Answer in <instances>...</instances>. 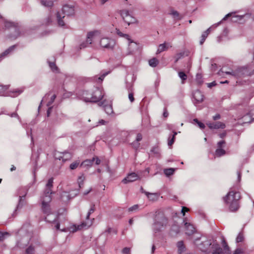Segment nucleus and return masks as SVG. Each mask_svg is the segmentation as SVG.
I'll return each mask as SVG.
<instances>
[{
	"label": "nucleus",
	"mask_w": 254,
	"mask_h": 254,
	"mask_svg": "<svg viewBox=\"0 0 254 254\" xmlns=\"http://www.w3.org/2000/svg\"><path fill=\"white\" fill-rule=\"evenodd\" d=\"M242 253V251L241 249H238L236 250L234 254H241Z\"/></svg>",
	"instance_id": "nucleus-61"
},
{
	"label": "nucleus",
	"mask_w": 254,
	"mask_h": 254,
	"mask_svg": "<svg viewBox=\"0 0 254 254\" xmlns=\"http://www.w3.org/2000/svg\"><path fill=\"white\" fill-rule=\"evenodd\" d=\"M225 127V124L221 122H218L214 123L213 129L224 128Z\"/></svg>",
	"instance_id": "nucleus-32"
},
{
	"label": "nucleus",
	"mask_w": 254,
	"mask_h": 254,
	"mask_svg": "<svg viewBox=\"0 0 254 254\" xmlns=\"http://www.w3.org/2000/svg\"><path fill=\"white\" fill-rule=\"evenodd\" d=\"M104 104V102L101 103V105L104 106L105 112L109 115L113 114L114 112L112 104H109L108 105H105Z\"/></svg>",
	"instance_id": "nucleus-23"
},
{
	"label": "nucleus",
	"mask_w": 254,
	"mask_h": 254,
	"mask_svg": "<svg viewBox=\"0 0 254 254\" xmlns=\"http://www.w3.org/2000/svg\"><path fill=\"white\" fill-rule=\"evenodd\" d=\"M8 86L0 85V96L7 95L6 92L8 89Z\"/></svg>",
	"instance_id": "nucleus-31"
},
{
	"label": "nucleus",
	"mask_w": 254,
	"mask_h": 254,
	"mask_svg": "<svg viewBox=\"0 0 254 254\" xmlns=\"http://www.w3.org/2000/svg\"><path fill=\"white\" fill-rule=\"evenodd\" d=\"M193 102L194 104L201 103L204 100V95L199 90H196L193 93Z\"/></svg>",
	"instance_id": "nucleus-15"
},
{
	"label": "nucleus",
	"mask_w": 254,
	"mask_h": 254,
	"mask_svg": "<svg viewBox=\"0 0 254 254\" xmlns=\"http://www.w3.org/2000/svg\"><path fill=\"white\" fill-rule=\"evenodd\" d=\"M171 47L172 46L168 43H164L163 44H160L158 46L156 54H158L163 51H166Z\"/></svg>",
	"instance_id": "nucleus-20"
},
{
	"label": "nucleus",
	"mask_w": 254,
	"mask_h": 254,
	"mask_svg": "<svg viewBox=\"0 0 254 254\" xmlns=\"http://www.w3.org/2000/svg\"><path fill=\"white\" fill-rule=\"evenodd\" d=\"M95 158V160L96 161V165H99L101 163V160L99 159V158L96 157H94Z\"/></svg>",
	"instance_id": "nucleus-59"
},
{
	"label": "nucleus",
	"mask_w": 254,
	"mask_h": 254,
	"mask_svg": "<svg viewBox=\"0 0 254 254\" xmlns=\"http://www.w3.org/2000/svg\"><path fill=\"white\" fill-rule=\"evenodd\" d=\"M179 76L183 80H185L187 78V76L186 73L183 71H180L178 73Z\"/></svg>",
	"instance_id": "nucleus-42"
},
{
	"label": "nucleus",
	"mask_w": 254,
	"mask_h": 254,
	"mask_svg": "<svg viewBox=\"0 0 254 254\" xmlns=\"http://www.w3.org/2000/svg\"><path fill=\"white\" fill-rule=\"evenodd\" d=\"M184 56V54L179 53L175 57V63H177L180 59H181Z\"/></svg>",
	"instance_id": "nucleus-48"
},
{
	"label": "nucleus",
	"mask_w": 254,
	"mask_h": 254,
	"mask_svg": "<svg viewBox=\"0 0 254 254\" xmlns=\"http://www.w3.org/2000/svg\"><path fill=\"white\" fill-rule=\"evenodd\" d=\"M168 224V220L165 215L161 212H156L152 226L153 232L155 234L161 232L167 227Z\"/></svg>",
	"instance_id": "nucleus-4"
},
{
	"label": "nucleus",
	"mask_w": 254,
	"mask_h": 254,
	"mask_svg": "<svg viewBox=\"0 0 254 254\" xmlns=\"http://www.w3.org/2000/svg\"><path fill=\"white\" fill-rule=\"evenodd\" d=\"M140 177L135 173H131L122 180V182L124 184H127L133 182L137 180H140Z\"/></svg>",
	"instance_id": "nucleus-13"
},
{
	"label": "nucleus",
	"mask_w": 254,
	"mask_h": 254,
	"mask_svg": "<svg viewBox=\"0 0 254 254\" xmlns=\"http://www.w3.org/2000/svg\"><path fill=\"white\" fill-rule=\"evenodd\" d=\"M95 160V158H93L92 159H86L82 162L81 166L85 168H89L92 166L93 161Z\"/></svg>",
	"instance_id": "nucleus-24"
},
{
	"label": "nucleus",
	"mask_w": 254,
	"mask_h": 254,
	"mask_svg": "<svg viewBox=\"0 0 254 254\" xmlns=\"http://www.w3.org/2000/svg\"><path fill=\"white\" fill-rule=\"evenodd\" d=\"M26 254H35V249L32 246H30L26 250Z\"/></svg>",
	"instance_id": "nucleus-38"
},
{
	"label": "nucleus",
	"mask_w": 254,
	"mask_h": 254,
	"mask_svg": "<svg viewBox=\"0 0 254 254\" xmlns=\"http://www.w3.org/2000/svg\"><path fill=\"white\" fill-rule=\"evenodd\" d=\"M79 164V161L77 160L73 163H72L69 166V168L71 170H74L75 169Z\"/></svg>",
	"instance_id": "nucleus-41"
},
{
	"label": "nucleus",
	"mask_w": 254,
	"mask_h": 254,
	"mask_svg": "<svg viewBox=\"0 0 254 254\" xmlns=\"http://www.w3.org/2000/svg\"><path fill=\"white\" fill-rule=\"evenodd\" d=\"M49 64L53 71L55 72H58L59 69L54 62H49Z\"/></svg>",
	"instance_id": "nucleus-34"
},
{
	"label": "nucleus",
	"mask_w": 254,
	"mask_h": 254,
	"mask_svg": "<svg viewBox=\"0 0 254 254\" xmlns=\"http://www.w3.org/2000/svg\"><path fill=\"white\" fill-rule=\"evenodd\" d=\"M189 211V209L186 207L183 206L182 209V213L184 216L185 214V212H187Z\"/></svg>",
	"instance_id": "nucleus-58"
},
{
	"label": "nucleus",
	"mask_w": 254,
	"mask_h": 254,
	"mask_svg": "<svg viewBox=\"0 0 254 254\" xmlns=\"http://www.w3.org/2000/svg\"><path fill=\"white\" fill-rule=\"evenodd\" d=\"M123 254H130V249L127 247L125 248L122 250Z\"/></svg>",
	"instance_id": "nucleus-50"
},
{
	"label": "nucleus",
	"mask_w": 254,
	"mask_h": 254,
	"mask_svg": "<svg viewBox=\"0 0 254 254\" xmlns=\"http://www.w3.org/2000/svg\"><path fill=\"white\" fill-rule=\"evenodd\" d=\"M103 96L102 90L99 88H96L92 93H89L87 91L84 92L82 99L86 102H97L102 99Z\"/></svg>",
	"instance_id": "nucleus-6"
},
{
	"label": "nucleus",
	"mask_w": 254,
	"mask_h": 254,
	"mask_svg": "<svg viewBox=\"0 0 254 254\" xmlns=\"http://www.w3.org/2000/svg\"><path fill=\"white\" fill-rule=\"evenodd\" d=\"M53 179H49L46 186V189L42 196V210L43 212L47 215L45 217L46 221L52 222L54 221L56 219V215L51 214V207L50 203L52 200L51 194L53 193L52 190L53 187Z\"/></svg>",
	"instance_id": "nucleus-1"
},
{
	"label": "nucleus",
	"mask_w": 254,
	"mask_h": 254,
	"mask_svg": "<svg viewBox=\"0 0 254 254\" xmlns=\"http://www.w3.org/2000/svg\"><path fill=\"white\" fill-rule=\"evenodd\" d=\"M220 118V116L219 114H217L215 116L213 117V119L214 120H217Z\"/></svg>",
	"instance_id": "nucleus-60"
},
{
	"label": "nucleus",
	"mask_w": 254,
	"mask_h": 254,
	"mask_svg": "<svg viewBox=\"0 0 254 254\" xmlns=\"http://www.w3.org/2000/svg\"><path fill=\"white\" fill-rule=\"evenodd\" d=\"M175 169L173 168H169L164 170V173L167 176H169L173 174Z\"/></svg>",
	"instance_id": "nucleus-36"
},
{
	"label": "nucleus",
	"mask_w": 254,
	"mask_h": 254,
	"mask_svg": "<svg viewBox=\"0 0 254 254\" xmlns=\"http://www.w3.org/2000/svg\"><path fill=\"white\" fill-rule=\"evenodd\" d=\"M116 33L120 37H124L125 38L127 39L129 41V43H132V42L131 41L129 38V36L127 34H124L121 31H120L119 29H116Z\"/></svg>",
	"instance_id": "nucleus-30"
},
{
	"label": "nucleus",
	"mask_w": 254,
	"mask_h": 254,
	"mask_svg": "<svg viewBox=\"0 0 254 254\" xmlns=\"http://www.w3.org/2000/svg\"><path fill=\"white\" fill-rule=\"evenodd\" d=\"M142 136L141 134L138 133L136 136V141L137 142H139V141H140L142 139Z\"/></svg>",
	"instance_id": "nucleus-55"
},
{
	"label": "nucleus",
	"mask_w": 254,
	"mask_h": 254,
	"mask_svg": "<svg viewBox=\"0 0 254 254\" xmlns=\"http://www.w3.org/2000/svg\"><path fill=\"white\" fill-rule=\"evenodd\" d=\"M62 154L63 156H61L59 159H62L63 161H65L67 160H69L72 157L71 154L67 152H64L62 153Z\"/></svg>",
	"instance_id": "nucleus-28"
},
{
	"label": "nucleus",
	"mask_w": 254,
	"mask_h": 254,
	"mask_svg": "<svg viewBox=\"0 0 254 254\" xmlns=\"http://www.w3.org/2000/svg\"><path fill=\"white\" fill-rule=\"evenodd\" d=\"M108 123V122L104 120H100L97 123L96 127H98L101 125H106Z\"/></svg>",
	"instance_id": "nucleus-45"
},
{
	"label": "nucleus",
	"mask_w": 254,
	"mask_h": 254,
	"mask_svg": "<svg viewBox=\"0 0 254 254\" xmlns=\"http://www.w3.org/2000/svg\"><path fill=\"white\" fill-rule=\"evenodd\" d=\"M52 107H49L47 110V116L48 117H49L50 116V115L51 114V111H52Z\"/></svg>",
	"instance_id": "nucleus-63"
},
{
	"label": "nucleus",
	"mask_w": 254,
	"mask_h": 254,
	"mask_svg": "<svg viewBox=\"0 0 254 254\" xmlns=\"http://www.w3.org/2000/svg\"><path fill=\"white\" fill-rule=\"evenodd\" d=\"M227 74H230L236 78H240L245 76L248 74L247 68L245 67L238 68L235 70H232L231 71H225Z\"/></svg>",
	"instance_id": "nucleus-8"
},
{
	"label": "nucleus",
	"mask_w": 254,
	"mask_h": 254,
	"mask_svg": "<svg viewBox=\"0 0 254 254\" xmlns=\"http://www.w3.org/2000/svg\"><path fill=\"white\" fill-rule=\"evenodd\" d=\"M84 180H85V177L83 175H81V176L78 177L77 182L78 183L79 188H81V186L83 184Z\"/></svg>",
	"instance_id": "nucleus-39"
},
{
	"label": "nucleus",
	"mask_w": 254,
	"mask_h": 254,
	"mask_svg": "<svg viewBox=\"0 0 254 254\" xmlns=\"http://www.w3.org/2000/svg\"><path fill=\"white\" fill-rule=\"evenodd\" d=\"M169 14L171 15L175 20H179L183 18V16L179 13L178 11L172 8H170Z\"/></svg>",
	"instance_id": "nucleus-19"
},
{
	"label": "nucleus",
	"mask_w": 254,
	"mask_h": 254,
	"mask_svg": "<svg viewBox=\"0 0 254 254\" xmlns=\"http://www.w3.org/2000/svg\"><path fill=\"white\" fill-rule=\"evenodd\" d=\"M46 24L51 23L53 20L52 16L51 15H48V17L46 18Z\"/></svg>",
	"instance_id": "nucleus-49"
},
{
	"label": "nucleus",
	"mask_w": 254,
	"mask_h": 254,
	"mask_svg": "<svg viewBox=\"0 0 254 254\" xmlns=\"http://www.w3.org/2000/svg\"><path fill=\"white\" fill-rule=\"evenodd\" d=\"M100 37V33L98 30L90 31L87 33L86 39L89 40L93 46H96V41L98 40Z\"/></svg>",
	"instance_id": "nucleus-10"
},
{
	"label": "nucleus",
	"mask_w": 254,
	"mask_h": 254,
	"mask_svg": "<svg viewBox=\"0 0 254 254\" xmlns=\"http://www.w3.org/2000/svg\"><path fill=\"white\" fill-rule=\"evenodd\" d=\"M139 206L137 204L134 205L133 206L129 207L128 208V211L132 212L134 211H136L138 209Z\"/></svg>",
	"instance_id": "nucleus-46"
},
{
	"label": "nucleus",
	"mask_w": 254,
	"mask_h": 254,
	"mask_svg": "<svg viewBox=\"0 0 254 254\" xmlns=\"http://www.w3.org/2000/svg\"><path fill=\"white\" fill-rule=\"evenodd\" d=\"M120 13L125 22L128 25L135 22L136 19L129 13L127 10L123 9L121 11Z\"/></svg>",
	"instance_id": "nucleus-11"
},
{
	"label": "nucleus",
	"mask_w": 254,
	"mask_h": 254,
	"mask_svg": "<svg viewBox=\"0 0 254 254\" xmlns=\"http://www.w3.org/2000/svg\"><path fill=\"white\" fill-rule=\"evenodd\" d=\"M78 190H72L70 192L63 191L61 194V199L64 202H67L71 198L75 197L78 193Z\"/></svg>",
	"instance_id": "nucleus-12"
},
{
	"label": "nucleus",
	"mask_w": 254,
	"mask_h": 254,
	"mask_svg": "<svg viewBox=\"0 0 254 254\" xmlns=\"http://www.w3.org/2000/svg\"><path fill=\"white\" fill-rule=\"evenodd\" d=\"M21 93V91L19 90H13L12 91H11L9 94H8L7 95L10 96L11 97H16L19 95Z\"/></svg>",
	"instance_id": "nucleus-37"
},
{
	"label": "nucleus",
	"mask_w": 254,
	"mask_h": 254,
	"mask_svg": "<svg viewBox=\"0 0 254 254\" xmlns=\"http://www.w3.org/2000/svg\"><path fill=\"white\" fill-rule=\"evenodd\" d=\"M216 85L215 81L212 82L211 83H207V86L209 88H211L213 86H214Z\"/></svg>",
	"instance_id": "nucleus-57"
},
{
	"label": "nucleus",
	"mask_w": 254,
	"mask_h": 254,
	"mask_svg": "<svg viewBox=\"0 0 254 254\" xmlns=\"http://www.w3.org/2000/svg\"><path fill=\"white\" fill-rule=\"evenodd\" d=\"M151 151L153 152L155 154H159V149L158 147H154L152 150Z\"/></svg>",
	"instance_id": "nucleus-56"
},
{
	"label": "nucleus",
	"mask_w": 254,
	"mask_h": 254,
	"mask_svg": "<svg viewBox=\"0 0 254 254\" xmlns=\"http://www.w3.org/2000/svg\"><path fill=\"white\" fill-rule=\"evenodd\" d=\"M240 198L241 195L239 192L231 190L224 197V200L231 211H236L239 208V200Z\"/></svg>",
	"instance_id": "nucleus-3"
},
{
	"label": "nucleus",
	"mask_w": 254,
	"mask_h": 254,
	"mask_svg": "<svg viewBox=\"0 0 254 254\" xmlns=\"http://www.w3.org/2000/svg\"><path fill=\"white\" fill-rule=\"evenodd\" d=\"M174 136H173L172 138L170 139L169 138L168 142V145L169 146H172V145L174 143L175 141Z\"/></svg>",
	"instance_id": "nucleus-51"
},
{
	"label": "nucleus",
	"mask_w": 254,
	"mask_h": 254,
	"mask_svg": "<svg viewBox=\"0 0 254 254\" xmlns=\"http://www.w3.org/2000/svg\"><path fill=\"white\" fill-rule=\"evenodd\" d=\"M185 228L186 234L188 235H191L195 232V228L190 223L185 222Z\"/></svg>",
	"instance_id": "nucleus-18"
},
{
	"label": "nucleus",
	"mask_w": 254,
	"mask_h": 254,
	"mask_svg": "<svg viewBox=\"0 0 254 254\" xmlns=\"http://www.w3.org/2000/svg\"><path fill=\"white\" fill-rule=\"evenodd\" d=\"M4 26L7 28L12 27L13 31L15 32L14 34L11 35L9 37L10 38L15 39L19 36V30L17 28L14 26V24L13 23L4 20Z\"/></svg>",
	"instance_id": "nucleus-14"
},
{
	"label": "nucleus",
	"mask_w": 254,
	"mask_h": 254,
	"mask_svg": "<svg viewBox=\"0 0 254 254\" xmlns=\"http://www.w3.org/2000/svg\"><path fill=\"white\" fill-rule=\"evenodd\" d=\"M201 235L198 234H195L193 237V243L197 246L198 249L202 252H206L209 247H211V249L214 250L212 254H222V249L218 246L217 244H212L210 240L203 241L200 244H197V242L200 240Z\"/></svg>",
	"instance_id": "nucleus-2"
},
{
	"label": "nucleus",
	"mask_w": 254,
	"mask_h": 254,
	"mask_svg": "<svg viewBox=\"0 0 254 254\" xmlns=\"http://www.w3.org/2000/svg\"><path fill=\"white\" fill-rule=\"evenodd\" d=\"M171 230L175 231L176 233H178L180 231V228L177 225H174L172 227Z\"/></svg>",
	"instance_id": "nucleus-52"
},
{
	"label": "nucleus",
	"mask_w": 254,
	"mask_h": 254,
	"mask_svg": "<svg viewBox=\"0 0 254 254\" xmlns=\"http://www.w3.org/2000/svg\"><path fill=\"white\" fill-rule=\"evenodd\" d=\"M244 239V235L242 233H240L236 238V241L237 243H240L243 241Z\"/></svg>",
	"instance_id": "nucleus-40"
},
{
	"label": "nucleus",
	"mask_w": 254,
	"mask_h": 254,
	"mask_svg": "<svg viewBox=\"0 0 254 254\" xmlns=\"http://www.w3.org/2000/svg\"><path fill=\"white\" fill-rule=\"evenodd\" d=\"M56 98V95L55 94L53 95L51 97V100L47 103V106H50L52 105V104L54 102L55 99Z\"/></svg>",
	"instance_id": "nucleus-47"
},
{
	"label": "nucleus",
	"mask_w": 254,
	"mask_h": 254,
	"mask_svg": "<svg viewBox=\"0 0 254 254\" xmlns=\"http://www.w3.org/2000/svg\"><path fill=\"white\" fill-rule=\"evenodd\" d=\"M144 192L151 201H156L159 198V194L157 193H149L147 191H144Z\"/></svg>",
	"instance_id": "nucleus-22"
},
{
	"label": "nucleus",
	"mask_w": 254,
	"mask_h": 254,
	"mask_svg": "<svg viewBox=\"0 0 254 254\" xmlns=\"http://www.w3.org/2000/svg\"><path fill=\"white\" fill-rule=\"evenodd\" d=\"M243 17V15H235L232 17L231 21L234 22H237L242 20Z\"/></svg>",
	"instance_id": "nucleus-33"
},
{
	"label": "nucleus",
	"mask_w": 254,
	"mask_h": 254,
	"mask_svg": "<svg viewBox=\"0 0 254 254\" xmlns=\"http://www.w3.org/2000/svg\"><path fill=\"white\" fill-rule=\"evenodd\" d=\"M128 98L131 102H133L134 100L133 97V94L131 92L129 93L128 94Z\"/></svg>",
	"instance_id": "nucleus-54"
},
{
	"label": "nucleus",
	"mask_w": 254,
	"mask_h": 254,
	"mask_svg": "<svg viewBox=\"0 0 254 254\" xmlns=\"http://www.w3.org/2000/svg\"><path fill=\"white\" fill-rule=\"evenodd\" d=\"M132 145L134 148L137 149L140 146V143H139L138 142H137L135 140V141L132 143Z\"/></svg>",
	"instance_id": "nucleus-53"
},
{
	"label": "nucleus",
	"mask_w": 254,
	"mask_h": 254,
	"mask_svg": "<svg viewBox=\"0 0 254 254\" xmlns=\"http://www.w3.org/2000/svg\"><path fill=\"white\" fill-rule=\"evenodd\" d=\"M95 205L92 204L91 206V208L89 210V211L87 213L86 217V221L85 222H83L82 223V224L80 225H78L77 227H75V231H77V230L81 229V228H88L93 223V221L94 220L93 218L92 220H90L89 219L90 215L91 214L93 213L95 211Z\"/></svg>",
	"instance_id": "nucleus-7"
},
{
	"label": "nucleus",
	"mask_w": 254,
	"mask_h": 254,
	"mask_svg": "<svg viewBox=\"0 0 254 254\" xmlns=\"http://www.w3.org/2000/svg\"><path fill=\"white\" fill-rule=\"evenodd\" d=\"M225 144L224 140L220 141L217 143V149L215 151V155L218 157L221 156L226 153V151L223 149Z\"/></svg>",
	"instance_id": "nucleus-16"
},
{
	"label": "nucleus",
	"mask_w": 254,
	"mask_h": 254,
	"mask_svg": "<svg viewBox=\"0 0 254 254\" xmlns=\"http://www.w3.org/2000/svg\"><path fill=\"white\" fill-rule=\"evenodd\" d=\"M158 64V61L156 58H153L149 61V64L152 67H156Z\"/></svg>",
	"instance_id": "nucleus-35"
},
{
	"label": "nucleus",
	"mask_w": 254,
	"mask_h": 254,
	"mask_svg": "<svg viewBox=\"0 0 254 254\" xmlns=\"http://www.w3.org/2000/svg\"><path fill=\"white\" fill-rule=\"evenodd\" d=\"M74 14V7L70 5H64L62 11L58 12L57 13V19L58 23L60 26H65V23L63 20L65 17V15L70 16Z\"/></svg>",
	"instance_id": "nucleus-5"
},
{
	"label": "nucleus",
	"mask_w": 254,
	"mask_h": 254,
	"mask_svg": "<svg viewBox=\"0 0 254 254\" xmlns=\"http://www.w3.org/2000/svg\"><path fill=\"white\" fill-rule=\"evenodd\" d=\"M40 3L45 7H51L53 5L54 0H41Z\"/></svg>",
	"instance_id": "nucleus-26"
},
{
	"label": "nucleus",
	"mask_w": 254,
	"mask_h": 254,
	"mask_svg": "<svg viewBox=\"0 0 254 254\" xmlns=\"http://www.w3.org/2000/svg\"><path fill=\"white\" fill-rule=\"evenodd\" d=\"M177 247L179 254H183L186 251V248L183 241H180L177 243Z\"/></svg>",
	"instance_id": "nucleus-25"
},
{
	"label": "nucleus",
	"mask_w": 254,
	"mask_h": 254,
	"mask_svg": "<svg viewBox=\"0 0 254 254\" xmlns=\"http://www.w3.org/2000/svg\"><path fill=\"white\" fill-rule=\"evenodd\" d=\"M100 45L104 48L113 49L115 45V41L109 38H102L100 39Z\"/></svg>",
	"instance_id": "nucleus-9"
},
{
	"label": "nucleus",
	"mask_w": 254,
	"mask_h": 254,
	"mask_svg": "<svg viewBox=\"0 0 254 254\" xmlns=\"http://www.w3.org/2000/svg\"><path fill=\"white\" fill-rule=\"evenodd\" d=\"M193 122L197 124L198 126L201 128L203 129L205 127V125L202 123L199 122L197 119H195L193 120Z\"/></svg>",
	"instance_id": "nucleus-43"
},
{
	"label": "nucleus",
	"mask_w": 254,
	"mask_h": 254,
	"mask_svg": "<svg viewBox=\"0 0 254 254\" xmlns=\"http://www.w3.org/2000/svg\"><path fill=\"white\" fill-rule=\"evenodd\" d=\"M90 45H92L91 44V42L89 41V40L86 39L85 41L82 42L79 45V48L80 49H84L85 48L89 47Z\"/></svg>",
	"instance_id": "nucleus-29"
},
{
	"label": "nucleus",
	"mask_w": 254,
	"mask_h": 254,
	"mask_svg": "<svg viewBox=\"0 0 254 254\" xmlns=\"http://www.w3.org/2000/svg\"><path fill=\"white\" fill-rule=\"evenodd\" d=\"M232 15L231 13H228L225 16V17L222 19V21L226 20L229 17L231 16Z\"/></svg>",
	"instance_id": "nucleus-62"
},
{
	"label": "nucleus",
	"mask_w": 254,
	"mask_h": 254,
	"mask_svg": "<svg viewBox=\"0 0 254 254\" xmlns=\"http://www.w3.org/2000/svg\"><path fill=\"white\" fill-rule=\"evenodd\" d=\"M15 47V46H14V45L10 47L8 49L6 50L4 52H3L0 55V58H3L6 57V56H7L8 54H9L10 53H11L14 50Z\"/></svg>",
	"instance_id": "nucleus-27"
},
{
	"label": "nucleus",
	"mask_w": 254,
	"mask_h": 254,
	"mask_svg": "<svg viewBox=\"0 0 254 254\" xmlns=\"http://www.w3.org/2000/svg\"><path fill=\"white\" fill-rule=\"evenodd\" d=\"M243 119L245 123L252 122L254 120V110L245 115Z\"/></svg>",
	"instance_id": "nucleus-21"
},
{
	"label": "nucleus",
	"mask_w": 254,
	"mask_h": 254,
	"mask_svg": "<svg viewBox=\"0 0 254 254\" xmlns=\"http://www.w3.org/2000/svg\"><path fill=\"white\" fill-rule=\"evenodd\" d=\"M207 125L208 126V127L210 128L213 129L214 123H208V124H207Z\"/></svg>",
	"instance_id": "nucleus-64"
},
{
	"label": "nucleus",
	"mask_w": 254,
	"mask_h": 254,
	"mask_svg": "<svg viewBox=\"0 0 254 254\" xmlns=\"http://www.w3.org/2000/svg\"><path fill=\"white\" fill-rule=\"evenodd\" d=\"M8 236H9V234L7 232L2 233L0 232V242L3 241L5 237Z\"/></svg>",
	"instance_id": "nucleus-44"
},
{
	"label": "nucleus",
	"mask_w": 254,
	"mask_h": 254,
	"mask_svg": "<svg viewBox=\"0 0 254 254\" xmlns=\"http://www.w3.org/2000/svg\"><path fill=\"white\" fill-rule=\"evenodd\" d=\"M221 22V21H220L219 22H218L217 23L214 24L212 26L209 27L206 31H205L204 32H203L202 33L201 36V40L200 41V45H202L203 44L206 38L207 37L208 35L210 33V32L211 31V29L212 28V27H214V28H216L217 26H218L220 24Z\"/></svg>",
	"instance_id": "nucleus-17"
}]
</instances>
